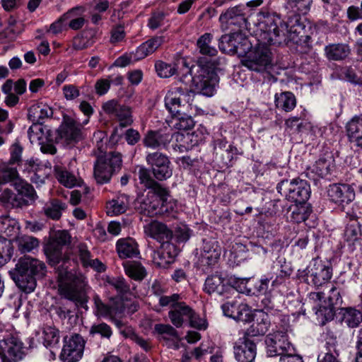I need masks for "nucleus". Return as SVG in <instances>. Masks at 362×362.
Returning <instances> with one entry per match:
<instances>
[{
  "mask_svg": "<svg viewBox=\"0 0 362 362\" xmlns=\"http://www.w3.org/2000/svg\"><path fill=\"white\" fill-rule=\"evenodd\" d=\"M255 25L258 42L276 45L291 41L297 42L304 28L298 16L293 15L287 21H282L279 14L267 8H261L257 13Z\"/></svg>",
  "mask_w": 362,
  "mask_h": 362,
  "instance_id": "nucleus-1",
  "label": "nucleus"
},
{
  "mask_svg": "<svg viewBox=\"0 0 362 362\" xmlns=\"http://www.w3.org/2000/svg\"><path fill=\"white\" fill-rule=\"evenodd\" d=\"M52 265L62 264L57 268L59 291L61 296L73 301L76 305L85 308L87 303L88 285L86 277L81 274L74 273L67 269V257L62 250H45Z\"/></svg>",
  "mask_w": 362,
  "mask_h": 362,
  "instance_id": "nucleus-2",
  "label": "nucleus"
},
{
  "mask_svg": "<svg viewBox=\"0 0 362 362\" xmlns=\"http://www.w3.org/2000/svg\"><path fill=\"white\" fill-rule=\"evenodd\" d=\"M47 273L45 264L30 256L18 259L15 269L9 272L16 286L25 293L33 292L37 285V279H42Z\"/></svg>",
  "mask_w": 362,
  "mask_h": 362,
  "instance_id": "nucleus-3",
  "label": "nucleus"
},
{
  "mask_svg": "<svg viewBox=\"0 0 362 362\" xmlns=\"http://www.w3.org/2000/svg\"><path fill=\"white\" fill-rule=\"evenodd\" d=\"M145 233L160 243L161 249L177 247V243H185L190 237V230L185 225L177 226L175 233L160 222L153 221L144 228Z\"/></svg>",
  "mask_w": 362,
  "mask_h": 362,
  "instance_id": "nucleus-4",
  "label": "nucleus"
},
{
  "mask_svg": "<svg viewBox=\"0 0 362 362\" xmlns=\"http://www.w3.org/2000/svg\"><path fill=\"white\" fill-rule=\"evenodd\" d=\"M194 97L195 93L192 90L182 87H172L165 96V107L171 115L190 112L193 107L198 111L197 105H193Z\"/></svg>",
  "mask_w": 362,
  "mask_h": 362,
  "instance_id": "nucleus-5",
  "label": "nucleus"
},
{
  "mask_svg": "<svg viewBox=\"0 0 362 362\" xmlns=\"http://www.w3.org/2000/svg\"><path fill=\"white\" fill-rule=\"evenodd\" d=\"M169 192L163 187L149 190L141 204V209L148 216L174 210L175 202H168Z\"/></svg>",
  "mask_w": 362,
  "mask_h": 362,
  "instance_id": "nucleus-6",
  "label": "nucleus"
},
{
  "mask_svg": "<svg viewBox=\"0 0 362 362\" xmlns=\"http://www.w3.org/2000/svg\"><path fill=\"white\" fill-rule=\"evenodd\" d=\"M122 165V156L119 153H109L98 157L94 165V177L97 183L103 185L110 182L112 175Z\"/></svg>",
  "mask_w": 362,
  "mask_h": 362,
  "instance_id": "nucleus-7",
  "label": "nucleus"
},
{
  "mask_svg": "<svg viewBox=\"0 0 362 362\" xmlns=\"http://www.w3.org/2000/svg\"><path fill=\"white\" fill-rule=\"evenodd\" d=\"M332 276V268L317 258L313 259L305 269L298 270L299 278L314 286H322L330 280Z\"/></svg>",
  "mask_w": 362,
  "mask_h": 362,
  "instance_id": "nucleus-8",
  "label": "nucleus"
},
{
  "mask_svg": "<svg viewBox=\"0 0 362 362\" xmlns=\"http://www.w3.org/2000/svg\"><path fill=\"white\" fill-rule=\"evenodd\" d=\"M276 189L288 200L299 204L307 201L311 193L310 185L306 180L300 179L283 180L278 184Z\"/></svg>",
  "mask_w": 362,
  "mask_h": 362,
  "instance_id": "nucleus-9",
  "label": "nucleus"
},
{
  "mask_svg": "<svg viewBox=\"0 0 362 362\" xmlns=\"http://www.w3.org/2000/svg\"><path fill=\"white\" fill-rule=\"evenodd\" d=\"M258 42L257 45L250 49L245 58L241 60L242 64L250 70L257 72L264 71L271 64V52L268 45Z\"/></svg>",
  "mask_w": 362,
  "mask_h": 362,
  "instance_id": "nucleus-10",
  "label": "nucleus"
},
{
  "mask_svg": "<svg viewBox=\"0 0 362 362\" xmlns=\"http://www.w3.org/2000/svg\"><path fill=\"white\" fill-rule=\"evenodd\" d=\"M267 354L269 357L284 356L294 352V348L288 341L287 335L281 332L269 334L266 337Z\"/></svg>",
  "mask_w": 362,
  "mask_h": 362,
  "instance_id": "nucleus-11",
  "label": "nucleus"
},
{
  "mask_svg": "<svg viewBox=\"0 0 362 362\" xmlns=\"http://www.w3.org/2000/svg\"><path fill=\"white\" fill-rule=\"evenodd\" d=\"M85 341L79 334H74L64 339L60 358L64 362L78 361L83 354Z\"/></svg>",
  "mask_w": 362,
  "mask_h": 362,
  "instance_id": "nucleus-12",
  "label": "nucleus"
},
{
  "mask_svg": "<svg viewBox=\"0 0 362 362\" xmlns=\"http://www.w3.org/2000/svg\"><path fill=\"white\" fill-rule=\"evenodd\" d=\"M146 162L151 166L154 177L158 180H165L173 175L170 161L168 158L159 152L149 153L146 156Z\"/></svg>",
  "mask_w": 362,
  "mask_h": 362,
  "instance_id": "nucleus-13",
  "label": "nucleus"
},
{
  "mask_svg": "<svg viewBox=\"0 0 362 362\" xmlns=\"http://www.w3.org/2000/svg\"><path fill=\"white\" fill-rule=\"evenodd\" d=\"M327 195L332 202L344 208L354 200L356 193L352 185L337 183L329 185Z\"/></svg>",
  "mask_w": 362,
  "mask_h": 362,
  "instance_id": "nucleus-14",
  "label": "nucleus"
},
{
  "mask_svg": "<svg viewBox=\"0 0 362 362\" xmlns=\"http://www.w3.org/2000/svg\"><path fill=\"white\" fill-rule=\"evenodd\" d=\"M224 315L237 321L249 322L253 320L252 310L246 303L237 299L228 300L221 305Z\"/></svg>",
  "mask_w": 362,
  "mask_h": 362,
  "instance_id": "nucleus-15",
  "label": "nucleus"
},
{
  "mask_svg": "<svg viewBox=\"0 0 362 362\" xmlns=\"http://www.w3.org/2000/svg\"><path fill=\"white\" fill-rule=\"evenodd\" d=\"M103 111L115 117L122 127L129 126L133 122L131 108L121 105L116 100H110L103 105Z\"/></svg>",
  "mask_w": 362,
  "mask_h": 362,
  "instance_id": "nucleus-16",
  "label": "nucleus"
},
{
  "mask_svg": "<svg viewBox=\"0 0 362 362\" xmlns=\"http://www.w3.org/2000/svg\"><path fill=\"white\" fill-rule=\"evenodd\" d=\"M218 81L216 74L206 71H202L198 76L192 77L195 89L206 96H212L214 94Z\"/></svg>",
  "mask_w": 362,
  "mask_h": 362,
  "instance_id": "nucleus-17",
  "label": "nucleus"
},
{
  "mask_svg": "<svg viewBox=\"0 0 362 362\" xmlns=\"http://www.w3.org/2000/svg\"><path fill=\"white\" fill-rule=\"evenodd\" d=\"M234 354L239 362H253L256 356V345L246 337L240 338L234 346Z\"/></svg>",
  "mask_w": 362,
  "mask_h": 362,
  "instance_id": "nucleus-18",
  "label": "nucleus"
},
{
  "mask_svg": "<svg viewBox=\"0 0 362 362\" xmlns=\"http://www.w3.org/2000/svg\"><path fill=\"white\" fill-rule=\"evenodd\" d=\"M219 22L222 27H227L228 25H234L238 27L246 26L247 20L244 6L238 5L229 8L220 15Z\"/></svg>",
  "mask_w": 362,
  "mask_h": 362,
  "instance_id": "nucleus-19",
  "label": "nucleus"
},
{
  "mask_svg": "<svg viewBox=\"0 0 362 362\" xmlns=\"http://www.w3.org/2000/svg\"><path fill=\"white\" fill-rule=\"evenodd\" d=\"M334 168V159L332 156L319 158L308 169L307 175L313 180L325 177L330 174Z\"/></svg>",
  "mask_w": 362,
  "mask_h": 362,
  "instance_id": "nucleus-20",
  "label": "nucleus"
},
{
  "mask_svg": "<svg viewBox=\"0 0 362 362\" xmlns=\"http://www.w3.org/2000/svg\"><path fill=\"white\" fill-rule=\"evenodd\" d=\"M59 135L68 144L78 142L83 139L81 125L72 119H68L61 127Z\"/></svg>",
  "mask_w": 362,
  "mask_h": 362,
  "instance_id": "nucleus-21",
  "label": "nucleus"
},
{
  "mask_svg": "<svg viewBox=\"0 0 362 362\" xmlns=\"http://www.w3.org/2000/svg\"><path fill=\"white\" fill-rule=\"evenodd\" d=\"M39 246V241L37 238L23 235L17 237L11 242V240L0 236V249L13 248L18 247L19 249H35Z\"/></svg>",
  "mask_w": 362,
  "mask_h": 362,
  "instance_id": "nucleus-22",
  "label": "nucleus"
},
{
  "mask_svg": "<svg viewBox=\"0 0 362 362\" xmlns=\"http://www.w3.org/2000/svg\"><path fill=\"white\" fill-rule=\"evenodd\" d=\"M328 300L329 305L327 307H320L316 312V315L318 317H322L325 321H329L333 319L334 315V305H338L342 302L338 288L334 286L330 288Z\"/></svg>",
  "mask_w": 362,
  "mask_h": 362,
  "instance_id": "nucleus-23",
  "label": "nucleus"
},
{
  "mask_svg": "<svg viewBox=\"0 0 362 362\" xmlns=\"http://www.w3.org/2000/svg\"><path fill=\"white\" fill-rule=\"evenodd\" d=\"M346 132L349 141L362 148V115L351 118L346 124Z\"/></svg>",
  "mask_w": 362,
  "mask_h": 362,
  "instance_id": "nucleus-24",
  "label": "nucleus"
},
{
  "mask_svg": "<svg viewBox=\"0 0 362 362\" xmlns=\"http://www.w3.org/2000/svg\"><path fill=\"white\" fill-rule=\"evenodd\" d=\"M192 316V309L185 303L182 302L176 305L173 309H170L168 317L170 322L176 327H181L185 320Z\"/></svg>",
  "mask_w": 362,
  "mask_h": 362,
  "instance_id": "nucleus-25",
  "label": "nucleus"
},
{
  "mask_svg": "<svg viewBox=\"0 0 362 362\" xmlns=\"http://www.w3.org/2000/svg\"><path fill=\"white\" fill-rule=\"evenodd\" d=\"M270 324L271 322L269 315L259 311L256 315V322L247 329L245 334L252 337L264 335L269 330Z\"/></svg>",
  "mask_w": 362,
  "mask_h": 362,
  "instance_id": "nucleus-26",
  "label": "nucleus"
},
{
  "mask_svg": "<svg viewBox=\"0 0 362 362\" xmlns=\"http://www.w3.org/2000/svg\"><path fill=\"white\" fill-rule=\"evenodd\" d=\"M361 229L356 220H352L347 223L344 234V247H356L360 245L359 237Z\"/></svg>",
  "mask_w": 362,
  "mask_h": 362,
  "instance_id": "nucleus-27",
  "label": "nucleus"
},
{
  "mask_svg": "<svg viewBox=\"0 0 362 362\" xmlns=\"http://www.w3.org/2000/svg\"><path fill=\"white\" fill-rule=\"evenodd\" d=\"M53 114L52 108L42 102H37L28 109V117L35 123L41 124L45 118L52 117Z\"/></svg>",
  "mask_w": 362,
  "mask_h": 362,
  "instance_id": "nucleus-28",
  "label": "nucleus"
},
{
  "mask_svg": "<svg viewBox=\"0 0 362 362\" xmlns=\"http://www.w3.org/2000/svg\"><path fill=\"white\" fill-rule=\"evenodd\" d=\"M129 206V199L126 194H119L107 204V214L109 216H117L124 213Z\"/></svg>",
  "mask_w": 362,
  "mask_h": 362,
  "instance_id": "nucleus-29",
  "label": "nucleus"
},
{
  "mask_svg": "<svg viewBox=\"0 0 362 362\" xmlns=\"http://www.w3.org/2000/svg\"><path fill=\"white\" fill-rule=\"evenodd\" d=\"M0 202L6 208H21L28 204V202L25 200L19 194H16L8 188L4 189L0 194Z\"/></svg>",
  "mask_w": 362,
  "mask_h": 362,
  "instance_id": "nucleus-30",
  "label": "nucleus"
},
{
  "mask_svg": "<svg viewBox=\"0 0 362 362\" xmlns=\"http://www.w3.org/2000/svg\"><path fill=\"white\" fill-rule=\"evenodd\" d=\"M242 39L240 33H233L230 35L221 36L219 41V48L224 52L237 53L242 54V52L239 51L240 46L236 45L237 41Z\"/></svg>",
  "mask_w": 362,
  "mask_h": 362,
  "instance_id": "nucleus-31",
  "label": "nucleus"
},
{
  "mask_svg": "<svg viewBox=\"0 0 362 362\" xmlns=\"http://www.w3.org/2000/svg\"><path fill=\"white\" fill-rule=\"evenodd\" d=\"M223 281L224 279L221 275L218 274L211 275L205 280L204 290L210 295L213 293L222 295L227 288Z\"/></svg>",
  "mask_w": 362,
  "mask_h": 362,
  "instance_id": "nucleus-32",
  "label": "nucleus"
},
{
  "mask_svg": "<svg viewBox=\"0 0 362 362\" xmlns=\"http://www.w3.org/2000/svg\"><path fill=\"white\" fill-rule=\"evenodd\" d=\"M163 36H155L139 45L135 50L141 60L153 53L163 42Z\"/></svg>",
  "mask_w": 362,
  "mask_h": 362,
  "instance_id": "nucleus-33",
  "label": "nucleus"
},
{
  "mask_svg": "<svg viewBox=\"0 0 362 362\" xmlns=\"http://www.w3.org/2000/svg\"><path fill=\"white\" fill-rule=\"evenodd\" d=\"M325 53L329 60L339 61L345 59L349 54L350 49L344 44H331L325 47Z\"/></svg>",
  "mask_w": 362,
  "mask_h": 362,
  "instance_id": "nucleus-34",
  "label": "nucleus"
},
{
  "mask_svg": "<svg viewBox=\"0 0 362 362\" xmlns=\"http://www.w3.org/2000/svg\"><path fill=\"white\" fill-rule=\"evenodd\" d=\"M122 265L126 274L135 281L143 280L147 274L146 269L139 262L127 260Z\"/></svg>",
  "mask_w": 362,
  "mask_h": 362,
  "instance_id": "nucleus-35",
  "label": "nucleus"
},
{
  "mask_svg": "<svg viewBox=\"0 0 362 362\" xmlns=\"http://www.w3.org/2000/svg\"><path fill=\"white\" fill-rule=\"evenodd\" d=\"M169 142L170 139L168 134L155 131H149L144 139V145L151 148L165 146Z\"/></svg>",
  "mask_w": 362,
  "mask_h": 362,
  "instance_id": "nucleus-36",
  "label": "nucleus"
},
{
  "mask_svg": "<svg viewBox=\"0 0 362 362\" xmlns=\"http://www.w3.org/2000/svg\"><path fill=\"white\" fill-rule=\"evenodd\" d=\"M275 105L278 109L285 112L291 111L296 105V100L291 92H284L275 95Z\"/></svg>",
  "mask_w": 362,
  "mask_h": 362,
  "instance_id": "nucleus-37",
  "label": "nucleus"
},
{
  "mask_svg": "<svg viewBox=\"0 0 362 362\" xmlns=\"http://www.w3.org/2000/svg\"><path fill=\"white\" fill-rule=\"evenodd\" d=\"M189 112H185L182 115H172L169 126L178 130H188L194 125L192 117L189 115Z\"/></svg>",
  "mask_w": 362,
  "mask_h": 362,
  "instance_id": "nucleus-38",
  "label": "nucleus"
},
{
  "mask_svg": "<svg viewBox=\"0 0 362 362\" xmlns=\"http://www.w3.org/2000/svg\"><path fill=\"white\" fill-rule=\"evenodd\" d=\"M19 229V223L16 219L9 216H0V235L12 236L16 235Z\"/></svg>",
  "mask_w": 362,
  "mask_h": 362,
  "instance_id": "nucleus-39",
  "label": "nucleus"
},
{
  "mask_svg": "<svg viewBox=\"0 0 362 362\" xmlns=\"http://www.w3.org/2000/svg\"><path fill=\"white\" fill-rule=\"evenodd\" d=\"M213 36L211 33H204L199 37L197 46L199 52L203 55L214 57L218 53L215 47L211 45Z\"/></svg>",
  "mask_w": 362,
  "mask_h": 362,
  "instance_id": "nucleus-40",
  "label": "nucleus"
},
{
  "mask_svg": "<svg viewBox=\"0 0 362 362\" xmlns=\"http://www.w3.org/2000/svg\"><path fill=\"white\" fill-rule=\"evenodd\" d=\"M21 180L18 177L17 169L9 163H3L0 164V185L8 182H15Z\"/></svg>",
  "mask_w": 362,
  "mask_h": 362,
  "instance_id": "nucleus-41",
  "label": "nucleus"
},
{
  "mask_svg": "<svg viewBox=\"0 0 362 362\" xmlns=\"http://www.w3.org/2000/svg\"><path fill=\"white\" fill-rule=\"evenodd\" d=\"M66 208V204L58 199H52L44 206L45 214L54 220H59L62 216V211Z\"/></svg>",
  "mask_w": 362,
  "mask_h": 362,
  "instance_id": "nucleus-42",
  "label": "nucleus"
},
{
  "mask_svg": "<svg viewBox=\"0 0 362 362\" xmlns=\"http://www.w3.org/2000/svg\"><path fill=\"white\" fill-rule=\"evenodd\" d=\"M54 170L57 180L64 186L71 188L80 185V180L66 170L57 166L55 167Z\"/></svg>",
  "mask_w": 362,
  "mask_h": 362,
  "instance_id": "nucleus-43",
  "label": "nucleus"
},
{
  "mask_svg": "<svg viewBox=\"0 0 362 362\" xmlns=\"http://www.w3.org/2000/svg\"><path fill=\"white\" fill-rule=\"evenodd\" d=\"M79 259L84 267H92L98 272L105 271V266L98 259H91L88 250H79Z\"/></svg>",
  "mask_w": 362,
  "mask_h": 362,
  "instance_id": "nucleus-44",
  "label": "nucleus"
},
{
  "mask_svg": "<svg viewBox=\"0 0 362 362\" xmlns=\"http://www.w3.org/2000/svg\"><path fill=\"white\" fill-rule=\"evenodd\" d=\"M343 321L349 327H357L362 321V313L352 308H346L343 313Z\"/></svg>",
  "mask_w": 362,
  "mask_h": 362,
  "instance_id": "nucleus-45",
  "label": "nucleus"
},
{
  "mask_svg": "<svg viewBox=\"0 0 362 362\" xmlns=\"http://www.w3.org/2000/svg\"><path fill=\"white\" fill-rule=\"evenodd\" d=\"M177 250H153L154 262L160 266H165L174 262Z\"/></svg>",
  "mask_w": 362,
  "mask_h": 362,
  "instance_id": "nucleus-46",
  "label": "nucleus"
},
{
  "mask_svg": "<svg viewBox=\"0 0 362 362\" xmlns=\"http://www.w3.org/2000/svg\"><path fill=\"white\" fill-rule=\"evenodd\" d=\"M224 149L226 153L224 163L228 165L233 159V156L236 153L237 148L232 145H228V141L225 139H218L214 141V150L216 151Z\"/></svg>",
  "mask_w": 362,
  "mask_h": 362,
  "instance_id": "nucleus-47",
  "label": "nucleus"
},
{
  "mask_svg": "<svg viewBox=\"0 0 362 362\" xmlns=\"http://www.w3.org/2000/svg\"><path fill=\"white\" fill-rule=\"evenodd\" d=\"M155 69L160 78H169L176 74L177 65L175 63L168 64L163 61H158L155 64Z\"/></svg>",
  "mask_w": 362,
  "mask_h": 362,
  "instance_id": "nucleus-48",
  "label": "nucleus"
},
{
  "mask_svg": "<svg viewBox=\"0 0 362 362\" xmlns=\"http://www.w3.org/2000/svg\"><path fill=\"white\" fill-rule=\"evenodd\" d=\"M138 177L141 184L150 190L155 189L157 187H163L151 177L149 171L143 166L138 167Z\"/></svg>",
  "mask_w": 362,
  "mask_h": 362,
  "instance_id": "nucleus-49",
  "label": "nucleus"
},
{
  "mask_svg": "<svg viewBox=\"0 0 362 362\" xmlns=\"http://www.w3.org/2000/svg\"><path fill=\"white\" fill-rule=\"evenodd\" d=\"M196 255H198V262L203 267L215 264L219 257L217 250H201L200 254L197 252Z\"/></svg>",
  "mask_w": 362,
  "mask_h": 362,
  "instance_id": "nucleus-50",
  "label": "nucleus"
},
{
  "mask_svg": "<svg viewBox=\"0 0 362 362\" xmlns=\"http://www.w3.org/2000/svg\"><path fill=\"white\" fill-rule=\"evenodd\" d=\"M224 256L228 264L234 267L242 263L247 257V250H226Z\"/></svg>",
  "mask_w": 362,
  "mask_h": 362,
  "instance_id": "nucleus-51",
  "label": "nucleus"
},
{
  "mask_svg": "<svg viewBox=\"0 0 362 362\" xmlns=\"http://www.w3.org/2000/svg\"><path fill=\"white\" fill-rule=\"evenodd\" d=\"M15 188L18 192L20 196H24L31 201L37 199V196L33 187L23 180L15 182Z\"/></svg>",
  "mask_w": 362,
  "mask_h": 362,
  "instance_id": "nucleus-52",
  "label": "nucleus"
},
{
  "mask_svg": "<svg viewBox=\"0 0 362 362\" xmlns=\"http://www.w3.org/2000/svg\"><path fill=\"white\" fill-rule=\"evenodd\" d=\"M94 40L90 33H83L73 39L72 46L74 49L81 50L93 45Z\"/></svg>",
  "mask_w": 362,
  "mask_h": 362,
  "instance_id": "nucleus-53",
  "label": "nucleus"
},
{
  "mask_svg": "<svg viewBox=\"0 0 362 362\" xmlns=\"http://www.w3.org/2000/svg\"><path fill=\"white\" fill-rule=\"evenodd\" d=\"M50 242L53 247H64L71 243V236L66 230H58L50 236Z\"/></svg>",
  "mask_w": 362,
  "mask_h": 362,
  "instance_id": "nucleus-54",
  "label": "nucleus"
},
{
  "mask_svg": "<svg viewBox=\"0 0 362 362\" xmlns=\"http://www.w3.org/2000/svg\"><path fill=\"white\" fill-rule=\"evenodd\" d=\"M28 136L31 144H41L44 136V130L41 124L34 123L28 130Z\"/></svg>",
  "mask_w": 362,
  "mask_h": 362,
  "instance_id": "nucleus-55",
  "label": "nucleus"
},
{
  "mask_svg": "<svg viewBox=\"0 0 362 362\" xmlns=\"http://www.w3.org/2000/svg\"><path fill=\"white\" fill-rule=\"evenodd\" d=\"M106 286L110 290L115 289L118 295L127 292L129 288L125 280L120 277L109 279L106 281Z\"/></svg>",
  "mask_w": 362,
  "mask_h": 362,
  "instance_id": "nucleus-56",
  "label": "nucleus"
},
{
  "mask_svg": "<svg viewBox=\"0 0 362 362\" xmlns=\"http://www.w3.org/2000/svg\"><path fill=\"white\" fill-rule=\"evenodd\" d=\"M42 334L44 343L46 346L57 344L59 341V332L54 327L49 326L44 327Z\"/></svg>",
  "mask_w": 362,
  "mask_h": 362,
  "instance_id": "nucleus-57",
  "label": "nucleus"
},
{
  "mask_svg": "<svg viewBox=\"0 0 362 362\" xmlns=\"http://www.w3.org/2000/svg\"><path fill=\"white\" fill-rule=\"evenodd\" d=\"M13 129V124L8 120V112L0 107V133L8 134Z\"/></svg>",
  "mask_w": 362,
  "mask_h": 362,
  "instance_id": "nucleus-58",
  "label": "nucleus"
},
{
  "mask_svg": "<svg viewBox=\"0 0 362 362\" xmlns=\"http://www.w3.org/2000/svg\"><path fill=\"white\" fill-rule=\"evenodd\" d=\"M167 23L165 15L163 12L153 13L148 18V26L151 30H156Z\"/></svg>",
  "mask_w": 362,
  "mask_h": 362,
  "instance_id": "nucleus-59",
  "label": "nucleus"
},
{
  "mask_svg": "<svg viewBox=\"0 0 362 362\" xmlns=\"http://www.w3.org/2000/svg\"><path fill=\"white\" fill-rule=\"evenodd\" d=\"M310 211L307 207L304 206H296L291 212V219L295 223H301L307 220Z\"/></svg>",
  "mask_w": 362,
  "mask_h": 362,
  "instance_id": "nucleus-60",
  "label": "nucleus"
},
{
  "mask_svg": "<svg viewBox=\"0 0 362 362\" xmlns=\"http://www.w3.org/2000/svg\"><path fill=\"white\" fill-rule=\"evenodd\" d=\"M76 10L78 8H73L70 10L69 12L65 13L63 17L59 18L58 21L54 22L50 25L49 31L52 33L53 34H58L61 33L63 30L64 25H63V20L64 19H68L71 18L74 16V13H76Z\"/></svg>",
  "mask_w": 362,
  "mask_h": 362,
  "instance_id": "nucleus-61",
  "label": "nucleus"
},
{
  "mask_svg": "<svg viewBox=\"0 0 362 362\" xmlns=\"http://www.w3.org/2000/svg\"><path fill=\"white\" fill-rule=\"evenodd\" d=\"M139 60L140 59L138 58L136 51H134L118 57L115 60V64L117 66L124 67Z\"/></svg>",
  "mask_w": 362,
  "mask_h": 362,
  "instance_id": "nucleus-62",
  "label": "nucleus"
},
{
  "mask_svg": "<svg viewBox=\"0 0 362 362\" xmlns=\"http://www.w3.org/2000/svg\"><path fill=\"white\" fill-rule=\"evenodd\" d=\"M91 334H98L103 337L110 338L112 335V329L106 323L93 325L90 329Z\"/></svg>",
  "mask_w": 362,
  "mask_h": 362,
  "instance_id": "nucleus-63",
  "label": "nucleus"
},
{
  "mask_svg": "<svg viewBox=\"0 0 362 362\" xmlns=\"http://www.w3.org/2000/svg\"><path fill=\"white\" fill-rule=\"evenodd\" d=\"M180 296L179 294L174 293L171 296H161L159 298V304L162 307L170 306L173 309L176 305H179Z\"/></svg>",
  "mask_w": 362,
  "mask_h": 362,
  "instance_id": "nucleus-64",
  "label": "nucleus"
}]
</instances>
